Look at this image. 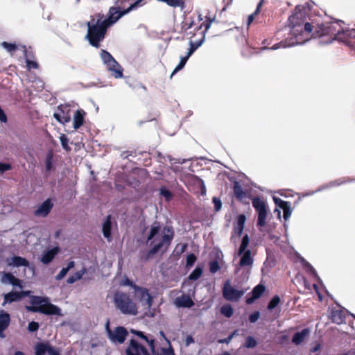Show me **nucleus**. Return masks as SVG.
<instances>
[{
	"instance_id": "nucleus-19",
	"label": "nucleus",
	"mask_w": 355,
	"mask_h": 355,
	"mask_svg": "<svg viewBox=\"0 0 355 355\" xmlns=\"http://www.w3.org/2000/svg\"><path fill=\"white\" fill-rule=\"evenodd\" d=\"M59 252V248L55 247L51 250L44 252L40 259L42 263L46 265L51 263Z\"/></svg>"
},
{
	"instance_id": "nucleus-38",
	"label": "nucleus",
	"mask_w": 355,
	"mask_h": 355,
	"mask_svg": "<svg viewBox=\"0 0 355 355\" xmlns=\"http://www.w3.org/2000/svg\"><path fill=\"white\" fill-rule=\"evenodd\" d=\"M159 193L166 201H169L173 196L171 192L165 187L160 188Z\"/></svg>"
},
{
	"instance_id": "nucleus-24",
	"label": "nucleus",
	"mask_w": 355,
	"mask_h": 355,
	"mask_svg": "<svg viewBox=\"0 0 355 355\" xmlns=\"http://www.w3.org/2000/svg\"><path fill=\"white\" fill-rule=\"evenodd\" d=\"M1 46L3 47L7 52L12 54L17 49H21L24 52L26 51V46L20 44H17L16 43H9L7 42H3L1 44Z\"/></svg>"
},
{
	"instance_id": "nucleus-2",
	"label": "nucleus",
	"mask_w": 355,
	"mask_h": 355,
	"mask_svg": "<svg viewBox=\"0 0 355 355\" xmlns=\"http://www.w3.org/2000/svg\"><path fill=\"white\" fill-rule=\"evenodd\" d=\"M144 0H135L125 10H121L119 7H111L107 13V17L105 19H98L96 21L92 18V21H87V33L85 38L89 44L94 47H99L100 42L103 40L107 28L115 24L122 16L128 13L133 9L140 6Z\"/></svg>"
},
{
	"instance_id": "nucleus-54",
	"label": "nucleus",
	"mask_w": 355,
	"mask_h": 355,
	"mask_svg": "<svg viewBox=\"0 0 355 355\" xmlns=\"http://www.w3.org/2000/svg\"><path fill=\"white\" fill-rule=\"evenodd\" d=\"M26 65L28 69H37L38 64L35 61L26 60Z\"/></svg>"
},
{
	"instance_id": "nucleus-18",
	"label": "nucleus",
	"mask_w": 355,
	"mask_h": 355,
	"mask_svg": "<svg viewBox=\"0 0 355 355\" xmlns=\"http://www.w3.org/2000/svg\"><path fill=\"white\" fill-rule=\"evenodd\" d=\"M174 304L178 308H191L193 306L194 302L189 295H182L175 299Z\"/></svg>"
},
{
	"instance_id": "nucleus-43",
	"label": "nucleus",
	"mask_w": 355,
	"mask_h": 355,
	"mask_svg": "<svg viewBox=\"0 0 355 355\" xmlns=\"http://www.w3.org/2000/svg\"><path fill=\"white\" fill-rule=\"evenodd\" d=\"M263 1H264V0H261V1L257 5V9L254 11V12L248 17V25L250 24L254 19V17L257 15V13L259 12V9H260L261 5L263 4Z\"/></svg>"
},
{
	"instance_id": "nucleus-13",
	"label": "nucleus",
	"mask_w": 355,
	"mask_h": 355,
	"mask_svg": "<svg viewBox=\"0 0 355 355\" xmlns=\"http://www.w3.org/2000/svg\"><path fill=\"white\" fill-rule=\"evenodd\" d=\"M70 107L67 105H61L53 114L54 118L60 123L64 124L71 120Z\"/></svg>"
},
{
	"instance_id": "nucleus-34",
	"label": "nucleus",
	"mask_w": 355,
	"mask_h": 355,
	"mask_svg": "<svg viewBox=\"0 0 355 355\" xmlns=\"http://www.w3.org/2000/svg\"><path fill=\"white\" fill-rule=\"evenodd\" d=\"M220 313L227 318H230L233 314V309L230 304L223 305L220 309Z\"/></svg>"
},
{
	"instance_id": "nucleus-6",
	"label": "nucleus",
	"mask_w": 355,
	"mask_h": 355,
	"mask_svg": "<svg viewBox=\"0 0 355 355\" xmlns=\"http://www.w3.org/2000/svg\"><path fill=\"white\" fill-rule=\"evenodd\" d=\"M100 55L103 64L106 66V69L112 73L115 78L123 77V68L109 52L101 50Z\"/></svg>"
},
{
	"instance_id": "nucleus-39",
	"label": "nucleus",
	"mask_w": 355,
	"mask_h": 355,
	"mask_svg": "<svg viewBox=\"0 0 355 355\" xmlns=\"http://www.w3.org/2000/svg\"><path fill=\"white\" fill-rule=\"evenodd\" d=\"M280 302V298L278 295L274 296L268 305V309L269 310H272L275 309Z\"/></svg>"
},
{
	"instance_id": "nucleus-36",
	"label": "nucleus",
	"mask_w": 355,
	"mask_h": 355,
	"mask_svg": "<svg viewBox=\"0 0 355 355\" xmlns=\"http://www.w3.org/2000/svg\"><path fill=\"white\" fill-rule=\"evenodd\" d=\"M189 58L188 56H184V57H181L180 58V61L179 62V64L176 66V67L175 68V69L173 70L171 76L174 75L175 73H176L178 71H179L180 70H181L182 69L184 68V67L185 66L188 59Z\"/></svg>"
},
{
	"instance_id": "nucleus-3",
	"label": "nucleus",
	"mask_w": 355,
	"mask_h": 355,
	"mask_svg": "<svg viewBox=\"0 0 355 355\" xmlns=\"http://www.w3.org/2000/svg\"><path fill=\"white\" fill-rule=\"evenodd\" d=\"M146 243L150 248L148 256L154 255L161 250H166L174 237L172 227H162L159 222L155 221L146 229Z\"/></svg>"
},
{
	"instance_id": "nucleus-42",
	"label": "nucleus",
	"mask_w": 355,
	"mask_h": 355,
	"mask_svg": "<svg viewBox=\"0 0 355 355\" xmlns=\"http://www.w3.org/2000/svg\"><path fill=\"white\" fill-rule=\"evenodd\" d=\"M60 143H61V145H62V148L64 150H70V148L68 146L69 139H68V138L67 137V136L64 134H61L60 135Z\"/></svg>"
},
{
	"instance_id": "nucleus-55",
	"label": "nucleus",
	"mask_w": 355,
	"mask_h": 355,
	"mask_svg": "<svg viewBox=\"0 0 355 355\" xmlns=\"http://www.w3.org/2000/svg\"><path fill=\"white\" fill-rule=\"evenodd\" d=\"M121 284L123 286H130L132 288L134 289V286H137L135 284H134L131 280H130L128 278H125L122 282Z\"/></svg>"
},
{
	"instance_id": "nucleus-49",
	"label": "nucleus",
	"mask_w": 355,
	"mask_h": 355,
	"mask_svg": "<svg viewBox=\"0 0 355 355\" xmlns=\"http://www.w3.org/2000/svg\"><path fill=\"white\" fill-rule=\"evenodd\" d=\"M39 329V324L37 322L32 321L29 322L28 330L31 332H35Z\"/></svg>"
},
{
	"instance_id": "nucleus-56",
	"label": "nucleus",
	"mask_w": 355,
	"mask_h": 355,
	"mask_svg": "<svg viewBox=\"0 0 355 355\" xmlns=\"http://www.w3.org/2000/svg\"><path fill=\"white\" fill-rule=\"evenodd\" d=\"M167 159L169 160V162L171 164L174 163L173 161H175V163H179V164H184L186 161L185 159H175L172 158L171 156H170V155L167 156Z\"/></svg>"
},
{
	"instance_id": "nucleus-32",
	"label": "nucleus",
	"mask_w": 355,
	"mask_h": 355,
	"mask_svg": "<svg viewBox=\"0 0 355 355\" xmlns=\"http://www.w3.org/2000/svg\"><path fill=\"white\" fill-rule=\"evenodd\" d=\"M75 266V262L73 261H69L67 264V267L62 268L60 272L56 275L55 279L60 281L62 279L69 270L73 268Z\"/></svg>"
},
{
	"instance_id": "nucleus-25",
	"label": "nucleus",
	"mask_w": 355,
	"mask_h": 355,
	"mask_svg": "<svg viewBox=\"0 0 355 355\" xmlns=\"http://www.w3.org/2000/svg\"><path fill=\"white\" fill-rule=\"evenodd\" d=\"M7 263L10 266L20 267L28 266L29 262L24 257L15 256L7 260Z\"/></svg>"
},
{
	"instance_id": "nucleus-40",
	"label": "nucleus",
	"mask_w": 355,
	"mask_h": 355,
	"mask_svg": "<svg viewBox=\"0 0 355 355\" xmlns=\"http://www.w3.org/2000/svg\"><path fill=\"white\" fill-rule=\"evenodd\" d=\"M283 209V217L284 220H287L291 216V203H288L287 205L282 207Z\"/></svg>"
},
{
	"instance_id": "nucleus-8",
	"label": "nucleus",
	"mask_w": 355,
	"mask_h": 355,
	"mask_svg": "<svg viewBox=\"0 0 355 355\" xmlns=\"http://www.w3.org/2000/svg\"><path fill=\"white\" fill-rule=\"evenodd\" d=\"M134 333L148 345L152 352V355H175L171 345L168 348L162 347L159 350L155 351V340L152 336H147L143 332L139 331H134Z\"/></svg>"
},
{
	"instance_id": "nucleus-58",
	"label": "nucleus",
	"mask_w": 355,
	"mask_h": 355,
	"mask_svg": "<svg viewBox=\"0 0 355 355\" xmlns=\"http://www.w3.org/2000/svg\"><path fill=\"white\" fill-rule=\"evenodd\" d=\"M194 342V340L193 338H192V336H188L186 338V340H185V343H186V345L188 346L191 343H193Z\"/></svg>"
},
{
	"instance_id": "nucleus-11",
	"label": "nucleus",
	"mask_w": 355,
	"mask_h": 355,
	"mask_svg": "<svg viewBox=\"0 0 355 355\" xmlns=\"http://www.w3.org/2000/svg\"><path fill=\"white\" fill-rule=\"evenodd\" d=\"M134 291L136 297L139 300L141 305L144 306V309L149 311L153 304V297L149 294L148 289L135 286Z\"/></svg>"
},
{
	"instance_id": "nucleus-45",
	"label": "nucleus",
	"mask_w": 355,
	"mask_h": 355,
	"mask_svg": "<svg viewBox=\"0 0 355 355\" xmlns=\"http://www.w3.org/2000/svg\"><path fill=\"white\" fill-rule=\"evenodd\" d=\"M211 22L212 21L210 20V21H204L201 24L200 28H202V27H205V30L202 31V38L203 40H205V33L209 30V28H210L211 25Z\"/></svg>"
},
{
	"instance_id": "nucleus-26",
	"label": "nucleus",
	"mask_w": 355,
	"mask_h": 355,
	"mask_svg": "<svg viewBox=\"0 0 355 355\" xmlns=\"http://www.w3.org/2000/svg\"><path fill=\"white\" fill-rule=\"evenodd\" d=\"M264 291L265 287L262 284H259L255 286L252 291V296L246 300L247 304H250L253 303L255 300L258 299L262 295Z\"/></svg>"
},
{
	"instance_id": "nucleus-5",
	"label": "nucleus",
	"mask_w": 355,
	"mask_h": 355,
	"mask_svg": "<svg viewBox=\"0 0 355 355\" xmlns=\"http://www.w3.org/2000/svg\"><path fill=\"white\" fill-rule=\"evenodd\" d=\"M113 302L116 310L124 315H136L138 307L127 293L117 291L113 297Z\"/></svg>"
},
{
	"instance_id": "nucleus-59",
	"label": "nucleus",
	"mask_w": 355,
	"mask_h": 355,
	"mask_svg": "<svg viewBox=\"0 0 355 355\" xmlns=\"http://www.w3.org/2000/svg\"><path fill=\"white\" fill-rule=\"evenodd\" d=\"M320 344H317L315 347L311 348L310 351H311V353H315L317 351H318L320 349Z\"/></svg>"
},
{
	"instance_id": "nucleus-62",
	"label": "nucleus",
	"mask_w": 355,
	"mask_h": 355,
	"mask_svg": "<svg viewBox=\"0 0 355 355\" xmlns=\"http://www.w3.org/2000/svg\"><path fill=\"white\" fill-rule=\"evenodd\" d=\"M14 355H25V354L21 351H17Z\"/></svg>"
},
{
	"instance_id": "nucleus-16",
	"label": "nucleus",
	"mask_w": 355,
	"mask_h": 355,
	"mask_svg": "<svg viewBox=\"0 0 355 355\" xmlns=\"http://www.w3.org/2000/svg\"><path fill=\"white\" fill-rule=\"evenodd\" d=\"M53 207L50 198L46 199L34 211V215L37 217H46Z\"/></svg>"
},
{
	"instance_id": "nucleus-51",
	"label": "nucleus",
	"mask_w": 355,
	"mask_h": 355,
	"mask_svg": "<svg viewBox=\"0 0 355 355\" xmlns=\"http://www.w3.org/2000/svg\"><path fill=\"white\" fill-rule=\"evenodd\" d=\"M213 203L216 211H219L222 207V203L220 199L214 197L213 198Z\"/></svg>"
},
{
	"instance_id": "nucleus-53",
	"label": "nucleus",
	"mask_w": 355,
	"mask_h": 355,
	"mask_svg": "<svg viewBox=\"0 0 355 355\" xmlns=\"http://www.w3.org/2000/svg\"><path fill=\"white\" fill-rule=\"evenodd\" d=\"M236 331H234L232 334H231L228 337L224 339L219 340L218 343H227L228 344L233 338L234 336L236 334Z\"/></svg>"
},
{
	"instance_id": "nucleus-4",
	"label": "nucleus",
	"mask_w": 355,
	"mask_h": 355,
	"mask_svg": "<svg viewBox=\"0 0 355 355\" xmlns=\"http://www.w3.org/2000/svg\"><path fill=\"white\" fill-rule=\"evenodd\" d=\"M32 306H26L28 311L41 313L48 315H61V310L57 306L49 302L48 297L32 296L30 299Z\"/></svg>"
},
{
	"instance_id": "nucleus-29",
	"label": "nucleus",
	"mask_w": 355,
	"mask_h": 355,
	"mask_svg": "<svg viewBox=\"0 0 355 355\" xmlns=\"http://www.w3.org/2000/svg\"><path fill=\"white\" fill-rule=\"evenodd\" d=\"M10 323V315L3 310L0 311V330H6Z\"/></svg>"
},
{
	"instance_id": "nucleus-17",
	"label": "nucleus",
	"mask_w": 355,
	"mask_h": 355,
	"mask_svg": "<svg viewBox=\"0 0 355 355\" xmlns=\"http://www.w3.org/2000/svg\"><path fill=\"white\" fill-rule=\"evenodd\" d=\"M245 220V216L243 214H240L237 217L236 223L233 230V234L231 237L232 240H233L235 236L239 238L242 235Z\"/></svg>"
},
{
	"instance_id": "nucleus-60",
	"label": "nucleus",
	"mask_w": 355,
	"mask_h": 355,
	"mask_svg": "<svg viewBox=\"0 0 355 355\" xmlns=\"http://www.w3.org/2000/svg\"><path fill=\"white\" fill-rule=\"evenodd\" d=\"M199 182L202 186V193L204 194L205 193V186L204 184V182L202 180L199 179Z\"/></svg>"
},
{
	"instance_id": "nucleus-33",
	"label": "nucleus",
	"mask_w": 355,
	"mask_h": 355,
	"mask_svg": "<svg viewBox=\"0 0 355 355\" xmlns=\"http://www.w3.org/2000/svg\"><path fill=\"white\" fill-rule=\"evenodd\" d=\"M85 273V269L77 271L73 275H71L67 280V282L69 284H72L76 281L80 279L84 274Z\"/></svg>"
},
{
	"instance_id": "nucleus-46",
	"label": "nucleus",
	"mask_w": 355,
	"mask_h": 355,
	"mask_svg": "<svg viewBox=\"0 0 355 355\" xmlns=\"http://www.w3.org/2000/svg\"><path fill=\"white\" fill-rule=\"evenodd\" d=\"M220 269L218 261H213L209 263V270L211 273H216Z\"/></svg>"
},
{
	"instance_id": "nucleus-30",
	"label": "nucleus",
	"mask_w": 355,
	"mask_h": 355,
	"mask_svg": "<svg viewBox=\"0 0 355 355\" xmlns=\"http://www.w3.org/2000/svg\"><path fill=\"white\" fill-rule=\"evenodd\" d=\"M346 182H347V180H346L345 178H340V179H338V180L331 181V182H329L328 184L320 187L315 191L312 192L311 194H313V193H314L315 192H318V191H322V190L326 189H329V188H331V187L340 186V184H342L343 183H345Z\"/></svg>"
},
{
	"instance_id": "nucleus-35",
	"label": "nucleus",
	"mask_w": 355,
	"mask_h": 355,
	"mask_svg": "<svg viewBox=\"0 0 355 355\" xmlns=\"http://www.w3.org/2000/svg\"><path fill=\"white\" fill-rule=\"evenodd\" d=\"M204 42V40L203 39H201V40H200L197 43H193L192 42H190V48L189 49V51L187 53V56H188L189 58L194 53V51L199 47L200 46L202 43Z\"/></svg>"
},
{
	"instance_id": "nucleus-15",
	"label": "nucleus",
	"mask_w": 355,
	"mask_h": 355,
	"mask_svg": "<svg viewBox=\"0 0 355 355\" xmlns=\"http://www.w3.org/2000/svg\"><path fill=\"white\" fill-rule=\"evenodd\" d=\"M127 355H148L147 349L136 340H131L130 346L126 349Z\"/></svg>"
},
{
	"instance_id": "nucleus-7",
	"label": "nucleus",
	"mask_w": 355,
	"mask_h": 355,
	"mask_svg": "<svg viewBox=\"0 0 355 355\" xmlns=\"http://www.w3.org/2000/svg\"><path fill=\"white\" fill-rule=\"evenodd\" d=\"M250 243L248 235L245 234L241 241V243L238 250V255L241 256L239 265L241 267L251 266L253 264V257L251 255V251L247 249Z\"/></svg>"
},
{
	"instance_id": "nucleus-57",
	"label": "nucleus",
	"mask_w": 355,
	"mask_h": 355,
	"mask_svg": "<svg viewBox=\"0 0 355 355\" xmlns=\"http://www.w3.org/2000/svg\"><path fill=\"white\" fill-rule=\"evenodd\" d=\"M306 266L308 268L309 271L311 272L312 275H313L315 277H317L316 272L315 269L313 268V266L310 265L309 263H306Z\"/></svg>"
},
{
	"instance_id": "nucleus-61",
	"label": "nucleus",
	"mask_w": 355,
	"mask_h": 355,
	"mask_svg": "<svg viewBox=\"0 0 355 355\" xmlns=\"http://www.w3.org/2000/svg\"><path fill=\"white\" fill-rule=\"evenodd\" d=\"M160 334H161V336H162L163 338H164L166 340L167 343H168V345H170V342H169V340H167V339L166 338L165 335H164V333L163 331H160Z\"/></svg>"
},
{
	"instance_id": "nucleus-27",
	"label": "nucleus",
	"mask_w": 355,
	"mask_h": 355,
	"mask_svg": "<svg viewBox=\"0 0 355 355\" xmlns=\"http://www.w3.org/2000/svg\"><path fill=\"white\" fill-rule=\"evenodd\" d=\"M111 227H112V222H111V216L108 215L103 224V234L105 238L107 239L108 241H111Z\"/></svg>"
},
{
	"instance_id": "nucleus-48",
	"label": "nucleus",
	"mask_w": 355,
	"mask_h": 355,
	"mask_svg": "<svg viewBox=\"0 0 355 355\" xmlns=\"http://www.w3.org/2000/svg\"><path fill=\"white\" fill-rule=\"evenodd\" d=\"M273 200H274L275 205H277L280 208H282V207L287 205L288 203H290L289 202L284 201L277 197H274Z\"/></svg>"
},
{
	"instance_id": "nucleus-14",
	"label": "nucleus",
	"mask_w": 355,
	"mask_h": 355,
	"mask_svg": "<svg viewBox=\"0 0 355 355\" xmlns=\"http://www.w3.org/2000/svg\"><path fill=\"white\" fill-rule=\"evenodd\" d=\"M1 282L5 285H12L15 287H18L20 289L24 288L22 280L15 277L10 272H3L1 277Z\"/></svg>"
},
{
	"instance_id": "nucleus-47",
	"label": "nucleus",
	"mask_w": 355,
	"mask_h": 355,
	"mask_svg": "<svg viewBox=\"0 0 355 355\" xmlns=\"http://www.w3.org/2000/svg\"><path fill=\"white\" fill-rule=\"evenodd\" d=\"M196 260V257L193 254H190L187 257V266L191 267Z\"/></svg>"
},
{
	"instance_id": "nucleus-1",
	"label": "nucleus",
	"mask_w": 355,
	"mask_h": 355,
	"mask_svg": "<svg viewBox=\"0 0 355 355\" xmlns=\"http://www.w3.org/2000/svg\"><path fill=\"white\" fill-rule=\"evenodd\" d=\"M306 6L310 10V3L297 6L295 12L288 18L290 36L286 41L274 44L270 49L276 50L279 48L290 47L297 44H303L312 36L321 37L328 35L333 40L343 41L346 37H355V30L345 28L342 21H332L325 24L319 21H306Z\"/></svg>"
},
{
	"instance_id": "nucleus-41",
	"label": "nucleus",
	"mask_w": 355,
	"mask_h": 355,
	"mask_svg": "<svg viewBox=\"0 0 355 355\" xmlns=\"http://www.w3.org/2000/svg\"><path fill=\"white\" fill-rule=\"evenodd\" d=\"M257 344V341L253 337L248 336L244 346L247 348H254Z\"/></svg>"
},
{
	"instance_id": "nucleus-37",
	"label": "nucleus",
	"mask_w": 355,
	"mask_h": 355,
	"mask_svg": "<svg viewBox=\"0 0 355 355\" xmlns=\"http://www.w3.org/2000/svg\"><path fill=\"white\" fill-rule=\"evenodd\" d=\"M202 273V270L200 268H196L189 275L190 280H197L200 277Z\"/></svg>"
},
{
	"instance_id": "nucleus-12",
	"label": "nucleus",
	"mask_w": 355,
	"mask_h": 355,
	"mask_svg": "<svg viewBox=\"0 0 355 355\" xmlns=\"http://www.w3.org/2000/svg\"><path fill=\"white\" fill-rule=\"evenodd\" d=\"M244 294V291L235 289L231 286L230 280H227L223 288V295L228 301H237Z\"/></svg>"
},
{
	"instance_id": "nucleus-63",
	"label": "nucleus",
	"mask_w": 355,
	"mask_h": 355,
	"mask_svg": "<svg viewBox=\"0 0 355 355\" xmlns=\"http://www.w3.org/2000/svg\"><path fill=\"white\" fill-rule=\"evenodd\" d=\"M4 331L5 330H0V337L2 338H5Z\"/></svg>"
},
{
	"instance_id": "nucleus-28",
	"label": "nucleus",
	"mask_w": 355,
	"mask_h": 355,
	"mask_svg": "<svg viewBox=\"0 0 355 355\" xmlns=\"http://www.w3.org/2000/svg\"><path fill=\"white\" fill-rule=\"evenodd\" d=\"M309 334L308 329H304L300 332L295 333L292 338V342L295 345L301 344Z\"/></svg>"
},
{
	"instance_id": "nucleus-9",
	"label": "nucleus",
	"mask_w": 355,
	"mask_h": 355,
	"mask_svg": "<svg viewBox=\"0 0 355 355\" xmlns=\"http://www.w3.org/2000/svg\"><path fill=\"white\" fill-rule=\"evenodd\" d=\"M253 207L258 213L257 225L263 227L266 223L268 209L266 202L259 197L253 198L252 202Z\"/></svg>"
},
{
	"instance_id": "nucleus-20",
	"label": "nucleus",
	"mask_w": 355,
	"mask_h": 355,
	"mask_svg": "<svg viewBox=\"0 0 355 355\" xmlns=\"http://www.w3.org/2000/svg\"><path fill=\"white\" fill-rule=\"evenodd\" d=\"M28 293V291L10 292L8 293L4 294L3 298H6L7 302H9V303H12L14 302L19 301L24 297L27 296Z\"/></svg>"
},
{
	"instance_id": "nucleus-31",
	"label": "nucleus",
	"mask_w": 355,
	"mask_h": 355,
	"mask_svg": "<svg viewBox=\"0 0 355 355\" xmlns=\"http://www.w3.org/2000/svg\"><path fill=\"white\" fill-rule=\"evenodd\" d=\"M233 190L234 193L238 200H241L246 198V193L243 191V188L238 182H234Z\"/></svg>"
},
{
	"instance_id": "nucleus-64",
	"label": "nucleus",
	"mask_w": 355,
	"mask_h": 355,
	"mask_svg": "<svg viewBox=\"0 0 355 355\" xmlns=\"http://www.w3.org/2000/svg\"><path fill=\"white\" fill-rule=\"evenodd\" d=\"M220 355H231V354L229 352H224V353H223V354H221Z\"/></svg>"
},
{
	"instance_id": "nucleus-52",
	"label": "nucleus",
	"mask_w": 355,
	"mask_h": 355,
	"mask_svg": "<svg viewBox=\"0 0 355 355\" xmlns=\"http://www.w3.org/2000/svg\"><path fill=\"white\" fill-rule=\"evenodd\" d=\"M12 166L10 164L0 162V173H3V172L10 170Z\"/></svg>"
},
{
	"instance_id": "nucleus-22",
	"label": "nucleus",
	"mask_w": 355,
	"mask_h": 355,
	"mask_svg": "<svg viewBox=\"0 0 355 355\" xmlns=\"http://www.w3.org/2000/svg\"><path fill=\"white\" fill-rule=\"evenodd\" d=\"M346 310L335 309L331 311V320L333 322L336 324H342L345 322L346 318Z\"/></svg>"
},
{
	"instance_id": "nucleus-23",
	"label": "nucleus",
	"mask_w": 355,
	"mask_h": 355,
	"mask_svg": "<svg viewBox=\"0 0 355 355\" xmlns=\"http://www.w3.org/2000/svg\"><path fill=\"white\" fill-rule=\"evenodd\" d=\"M35 355H44L48 353L49 355L53 354L56 350L47 344L39 343L35 347Z\"/></svg>"
},
{
	"instance_id": "nucleus-21",
	"label": "nucleus",
	"mask_w": 355,
	"mask_h": 355,
	"mask_svg": "<svg viewBox=\"0 0 355 355\" xmlns=\"http://www.w3.org/2000/svg\"><path fill=\"white\" fill-rule=\"evenodd\" d=\"M85 116V112L83 110H77L73 114V127L75 130L78 129L83 125L84 123V119Z\"/></svg>"
},
{
	"instance_id": "nucleus-50",
	"label": "nucleus",
	"mask_w": 355,
	"mask_h": 355,
	"mask_svg": "<svg viewBox=\"0 0 355 355\" xmlns=\"http://www.w3.org/2000/svg\"><path fill=\"white\" fill-rule=\"evenodd\" d=\"M260 316V313L259 311H254V313H252V314L250 315L249 316V320L250 322L252 323H254L256 322L259 318Z\"/></svg>"
},
{
	"instance_id": "nucleus-44",
	"label": "nucleus",
	"mask_w": 355,
	"mask_h": 355,
	"mask_svg": "<svg viewBox=\"0 0 355 355\" xmlns=\"http://www.w3.org/2000/svg\"><path fill=\"white\" fill-rule=\"evenodd\" d=\"M53 157L51 154H49L46 158V171H50L53 166Z\"/></svg>"
},
{
	"instance_id": "nucleus-10",
	"label": "nucleus",
	"mask_w": 355,
	"mask_h": 355,
	"mask_svg": "<svg viewBox=\"0 0 355 355\" xmlns=\"http://www.w3.org/2000/svg\"><path fill=\"white\" fill-rule=\"evenodd\" d=\"M106 331L110 340L113 343H123L128 335V331L123 327H117L114 330L110 329V322L105 325Z\"/></svg>"
}]
</instances>
